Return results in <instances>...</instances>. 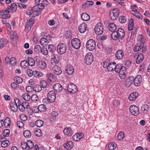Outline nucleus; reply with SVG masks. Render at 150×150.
<instances>
[{"mask_svg": "<svg viewBox=\"0 0 150 150\" xmlns=\"http://www.w3.org/2000/svg\"><path fill=\"white\" fill-rule=\"evenodd\" d=\"M40 44L41 45H47L48 43L47 39L45 38H42L40 39Z\"/></svg>", "mask_w": 150, "mask_h": 150, "instance_id": "38", "label": "nucleus"}, {"mask_svg": "<svg viewBox=\"0 0 150 150\" xmlns=\"http://www.w3.org/2000/svg\"><path fill=\"white\" fill-rule=\"evenodd\" d=\"M53 89L57 92H60L63 88L62 86L59 83H56L53 86Z\"/></svg>", "mask_w": 150, "mask_h": 150, "instance_id": "19", "label": "nucleus"}, {"mask_svg": "<svg viewBox=\"0 0 150 150\" xmlns=\"http://www.w3.org/2000/svg\"><path fill=\"white\" fill-rule=\"evenodd\" d=\"M20 64L21 67L25 68L28 67V61L26 60L22 61L20 63Z\"/></svg>", "mask_w": 150, "mask_h": 150, "instance_id": "43", "label": "nucleus"}, {"mask_svg": "<svg viewBox=\"0 0 150 150\" xmlns=\"http://www.w3.org/2000/svg\"><path fill=\"white\" fill-rule=\"evenodd\" d=\"M27 146L30 149H32L34 146V144L33 142L31 140H28L26 142Z\"/></svg>", "mask_w": 150, "mask_h": 150, "instance_id": "50", "label": "nucleus"}, {"mask_svg": "<svg viewBox=\"0 0 150 150\" xmlns=\"http://www.w3.org/2000/svg\"><path fill=\"white\" fill-rule=\"evenodd\" d=\"M13 103L16 104V105H17L18 106V109H19V106L21 105L19 100L18 98H16L15 99L14 102H13Z\"/></svg>", "mask_w": 150, "mask_h": 150, "instance_id": "62", "label": "nucleus"}, {"mask_svg": "<svg viewBox=\"0 0 150 150\" xmlns=\"http://www.w3.org/2000/svg\"><path fill=\"white\" fill-rule=\"evenodd\" d=\"M33 20V18H32L27 22L25 27V30L26 31L28 32L30 30L31 27L34 23Z\"/></svg>", "mask_w": 150, "mask_h": 150, "instance_id": "11", "label": "nucleus"}, {"mask_svg": "<svg viewBox=\"0 0 150 150\" xmlns=\"http://www.w3.org/2000/svg\"><path fill=\"white\" fill-rule=\"evenodd\" d=\"M58 56L56 55L55 56H53L51 59L50 61L52 63L57 64L58 63Z\"/></svg>", "mask_w": 150, "mask_h": 150, "instance_id": "40", "label": "nucleus"}, {"mask_svg": "<svg viewBox=\"0 0 150 150\" xmlns=\"http://www.w3.org/2000/svg\"><path fill=\"white\" fill-rule=\"evenodd\" d=\"M149 109V105L146 104L144 105L141 107L142 111L145 113H147Z\"/></svg>", "mask_w": 150, "mask_h": 150, "instance_id": "34", "label": "nucleus"}, {"mask_svg": "<svg viewBox=\"0 0 150 150\" xmlns=\"http://www.w3.org/2000/svg\"><path fill=\"white\" fill-rule=\"evenodd\" d=\"M138 95V93L137 92H134L131 93L129 96L128 98L130 101L135 100Z\"/></svg>", "mask_w": 150, "mask_h": 150, "instance_id": "22", "label": "nucleus"}, {"mask_svg": "<svg viewBox=\"0 0 150 150\" xmlns=\"http://www.w3.org/2000/svg\"><path fill=\"white\" fill-rule=\"evenodd\" d=\"M32 88L33 90L38 92H40L42 90V87L38 84L35 85Z\"/></svg>", "mask_w": 150, "mask_h": 150, "instance_id": "39", "label": "nucleus"}, {"mask_svg": "<svg viewBox=\"0 0 150 150\" xmlns=\"http://www.w3.org/2000/svg\"><path fill=\"white\" fill-rule=\"evenodd\" d=\"M119 65L120 64L116 65V63L114 62L109 63L108 69L110 71L114 70L115 72H117L119 68Z\"/></svg>", "mask_w": 150, "mask_h": 150, "instance_id": "9", "label": "nucleus"}, {"mask_svg": "<svg viewBox=\"0 0 150 150\" xmlns=\"http://www.w3.org/2000/svg\"><path fill=\"white\" fill-rule=\"evenodd\" d=\"M47 100L50 103L53 102L56 98V94L54 91H50L47 95Z\"/></svg>", "mask_w": 150, "mask_h": 150, "instance_id": "10", "label": "nucleus"}, {"mask_svg": "<svg viewBox=\"0 0 150 150\" xmlns=\"http://www.w3.org/2000/svg\"><path fill=\"white\" fill-rule=\"evenodd\" d=\"M10 107L11 110L13 112H16L18 110V106L13 103V102H11L10 103Z\"/></svg>", "mask_w": 150, "mask_h": 150, "instance_id": "31", "label": "nucleus"}, {"mask_svg": "<svg viewBox=\"0 0 150 150\" xmlns=\"http://www.w3.org/2000/svg\"><path fill=\"white\" fill-rule=\"evenodd\" d=\"M20 117L21 120L23 121H25L27 120V116L25 114H22L20 115Z\"/></svg>", "mask_w": 150, "mask_h": 150, "instance_id": "60", "label": "nucleus"}, {"mask_svg": "<svg viewBox=\"0 0 150 150\" xmlns=\"http://www.w3.org/2000/svg\"><path fill=\"white\" fill-rule=\"evenodd\" d=\"M127 21L126 18L124 16H120L119 18V21L121 23H124Z\"/></svg>", "mask_w": 150, "mask_h": 150, "instance_id": "52", "label": "nucleus"}, {"mask_svg": "<svg viewBox=\"0 0 150 150\" xmlns=\"http://www.w3.org/2000/svg\"><path fill=\"white\" fill-rule=\"evenodd\" d=\"M9 130L8 129H5L3 132V136L5 137H8L9 134Z\"/></svg>", "mask_w": 150, "mask_h": 150, "instance_id": "56", "label": "nucleus"}, {"mask_svg": "<svg viewBox=\"0 0 150 150\" xmlns=\"http://www.w3.org/2000/svg\"><path fill=\"white\" fill-rule=\"evenodd\" d=\"M10 37L12 39L17 40L18 38L17 33L16 31L11 32L10 35Z\"/></svg>", "mask_w": 150, "mask_h": 150, "instance_id": "46", "label": "nucleus"}, {"mask_svg": "<svg viewBox=\"0 0 150 150\" xmlns=\"http://www.w3.org/2000/svg\"><path fill=\"white\" fill-rule=\"evenodd\" d=\"M119 68L117 72L116 73H118L119 76L121 79H124L126 77L125 72L126 71V68L124 66H121L120 64L119 66Z\"/></svg>", "mask_w": 150, "mask_h": 150, "instance_id": "4", "label": "nucleus"}, {"mask_svg": "<svg viewBox=\"0 0 150 150\" xmlns=\"http://www.w3.org/2000/svg\"><path fill=\"white\" fill-rule=\"evenodd\" d=\"M14 80L18 83H21L23 81V79L22 78L18 76L15 77Z\"/></svg>", "mask_w": 150, "mask_h": 150, "instance_id": "53", "label": "nucleus"}, {"mask_svg": "<svg viewBox=\"0 0 150 150\" xmlns=\"http://www.w3.org/2000/svg\"><path fill=\"white\" fill-rule=\"evenodd\" d=\"M115 56L117 59H122L124 56V53L121 50H118L116 53Z\"/></svg>", "mask_w": 150, "mask_h": 150, "instance_id": "24", "label": "nucleus"}, {"mask_svg": "<svg viewBox=\"0 0 150 150\" xmlns=\"http://www.w3.org/2000/svg\"><path fill=\"white\" fill-rule=\"evenodd\" d=\"M144 59V55L142 53H140L138 56L137 60L136 61V63L139 64L140 63V62L142 61Z\"/></svg>", "mask_w": 150, "mask_h": 150, "instance_id": "33", "label": "nucleus"}, {"mask_svg": "<svg viewBox=\"0 0 150 150\" xmlns=\"http://www.w3.org/2000/svg\"><path fill=\"white\" fill-rule=\"evenodd\" d=\"M94 4V2L92 1H87L85 2V3L82 5V7L85 8L87 7L88 5L92 6Z\"/></svg>", "mask_w": 150, "mask_h": 150, "instance_id": "44", "label": "nucleus"}, {"mask_svg": "<svg viewBox=\"0 0 150 150\" xmlns=\"http://www.w3.org/2000/svg\"><path fill=\"white\" fill-rule=\"evenodd\" d=\"M64 133L66 135L71 136L73 134V132L70 128H67L63 131Z\"/></svg>", "mask_w": 150, "mask_h": 150, "instance_id": "28", "label": "nucleus"}, {"mask_svg": "<svg viewBox=\"0 0 150 150\" xmlns=\"http://www.w3.org/2000/svg\"><path fill=\"white\" fill-rule=\"evenodd\" d=\"M29 108L28 103L26 101H24L19 106V109L20 111L23 112L25 111L26 108L27 109Z\"/></svg>", "mask_w": 150, "mask_h": 150, "instance_id": "15", "label": "nucleus"}, {"mask_svg": "<svg viewBox=\"0 0 150 150\" xmlns=\"http://www.w3.org/2000/svg\"><path fill=\"white\" fill-rule=\"evenodd\" d=\"M17 125L18 127L19 128H22L24 126L23 123L20 121H17Z\"/></svg>", "mask_w": 150, "mask_h": 150, "instance_id": "61", "label": "nucleus"}, {"mask_svg": "<svg viewBox=\"0 0 150 150\" xmlns=\"http://www.w3.org/2000/svg\"><path fill=\"white\" fill-rule=\"evenodd\" d=\"M144 44L143 42H138L134 46L133 50L134 52H137L139 51L143 47Z\"/></svg>", "mask_w": 150, "mask_h": 150, "instance_id": "17", "label": "nucleus"}, {"mask_svg": "<svg viewBox=\"0 0 150 150\" xmlns=\"http://www.w3.org/2000/svg\"><path fill=\"white\" fill-rule=\"evenodd\" d=\"M7 41L4 38L0 39V49L3 48L7 44Z\"/></svg>", "mask_w": 150, "mask_h": 150, "instance_id": "32", "label": "nucleus"}, {"mask_svg": "<svg viewBox=\"0 0 150 150\" xmlns=\"http://www.w3.org/2000/svg\"><path fill=\"white\" fill-rule=\"evenodd\" d=\"M38 67L41 69H45L47 67L46 63L42 60L39 61L37 63Z\"/></svg>", "mask_w": 150, "mask_h": 150, "instance_id": "25", "label": "nucleus"}, {"mask_svg": "<svg viewBox=\"0 0 150 150\" xmlns=\"http://www.w3.org/2000/svg\"><path fill=\"white\" fill-rule=\"evenodd\" d=\"M87 25L84 23L81 24L79 27V32L82 33H83L87 29Z\"/></svg>", "mask_w": 150, "mask_h": 150, "instance_id": "21", "label": "nucleus"}, {"mask_svg": "<svg viewBox=\"0 0 150 150\" xmlns=\"http://www.w3.org/2000/svg\"><path fill=\"white\" fill-rule=\"evenodd\" d=\"M119 14V11L118 9L115 8L112 9L109 12L110 18L112 20H115L118 18Z\"/></svg>", "mask_w": 150, "mask_h": 150, "instance_id": "3", "label": "nucleus"}, {"mask_svg": "<svg viewBox=\"0 0 150 150\" xmlns=\"http://www.w3.org/2000/svg\"><path fill=\"white\" fill-rule=\"evenodd\" d=\"M96 47V42L93 40L89 39L86 42V47L87 50L90 51H93L95 49Z\"/></svg>", "mask_w": 150, "mask_h": 150, "instance_id": "2", "label": "nucleus"}, {"mask_svg": "<svg viewBox=\"0 0 150 150\" xmlns=\"http://www.w3.org/2000/svg\"><path fill=\"white\" fill-rule=\"evenodd\" d=\"M85 60L86 64H90L93 60V56L91 53L87 54L85 58Z\"/></svg>", "mask_w": 150, "mask_h": 150, "instance_id": "12", "label": "nucleus"}, {"mask_svg": "<svg viewBox=\"0 0 150 150\" xmlns=\"http://www.w3.org/2000/svg\"><path fill=\"white\" fill-rule=\"evenodd\" d=\"M28 65L31 66H33L35 64V62L32 57H29L28 59Z\"/></svg>", "mask_w": 150, "mask_h": 150, "instance_id": "36", "label": "nucleus"}, {"mask_svg": "<svg viewBox=\"0 0 150 150\" xmlns=\"http://www.w3.org/2000/svg\"><path fill=\"white\" fill-rule=\"evenodd\" d=\"M24 137L26 138H29L31 136V132L28 130L25 131L23 132Z\"/></svg>", "mask_w": 150, "mask_h": 150, "instance_id": "45", "label": "nucleus"}, {"mask_svg": "<svg viewBox=\"0 0 150 150\" xmlns=\"http://www.w3.org/2000/svg\"><path fill=\"white\" fill-rule=\"evenodd\" d=\"M34 133L38 137H40L42 135L41 131L39 129H38L35 131Z\"/></svg>", "mask_w": 150, "mask_h": 150, "instance_id": "57", "label": "nucleus"}, {"mask_svg": "<svg viewBox=\"0 0 150 150\" xmlns=\"http://www.w3.org/2000/svg\"><path fill=\"white\" fill-rule=\"evenodd\" d=\"M71 45L72 47L76 49H79L81 45L80 40L77 38H74L72 40Z\"/></svg>", "mask_w": 150, "mask_h": 150, "instance_id": "7", "label": "nucleus"}, {"mask_svg": "<svg viewBox=\"0 0 150 150\" xmlns=\"http://www.w3.org/2000/svg\"><path fill=\"white\" fill-rule=\"evenodd\" d=\"M27 144L25 142H22L21 143V147L23 149H25L27 147Z\"/></svg>", "mask_w": 150, "mask_h": 150, "instance_id": "64", "label": "nucleus"}, {"mask_svg": "<svg viewBox=\"0 0 150 150\" xmlns=\"http://www.w3.org/2000/svg\"><path fill=\"white\" fill-rule=\"evenodd\" d=\"M108 28L109 30L111 32L116 31L115 30L116 29V25L113 23H109L108 25Z\"/></svg>", "mask_w": 150, "mask_h": 150, "instance_id": "29", "label": "nucleus"}, {"mask_svg": "<svg viewBox=\"0 0 150 150\" xmlns=\"http://www.w3.org/2000/svg\"><path fill=\"white\" fill-rule=\"evenodd\" d=\"M48 49L49 51L52 53L54 52L56 50V47L54 45L52 44L49 45Z\"/></svg>", "mask_w": 150, "mask_h": 150, "instance_id": "42", "label": "nucleus"}, {"mask_svg": "<svg viewBox=\"0 0 150 150\" xmlns=\"http://www.w3.org/2000/svg\"><path fill=\"white\" fill-rule=\"evenodd\" d=\"M64 146L66 149L69 150L73 147V143L71 141H69L65 143Z\"/></svg>", "mask_w": 150, "mask_h": 150, "instance_id": "27", "label": "nucleus"}, {"mask_svg": "<svg viewBox=\"0 0 150 150\" xmlns=\"http://www.w3.org/2000/svg\"><path fill=\"white\" fill-rule=\"evenodd\" d=\"M23 99L25 101H28L30 98V96L27 93H25L23 95Z\"/></svg>", "mask_w": 150, "mask_h": 150, "instance_id": "54", "label": "nucleus"}, {"mask_svg": "<svg viewBox=\"0 0 150 150\" xmlns=\"http://www.w3.org/2000/svg\"><path fill=\"white\" fill-rule=\"evenodd\" d=\"M31 98L32 101H38V97L36 94H33L31 97Z\"/></svg>", "mask_w": 150, "mask_h": 150, "instance_id": "59", "label": "nucleus"}, {"mask_svg": "<svg viewBox=\"0 0 150 150\" xmlns=\"http://www.w3.org/2000/svg\"><path fill=\"white\" fill-rule=\"evenodd\" d=\"M9 6L10 7V9L12 12H13L16 11L17 5L15 3H13L11 5Z\"/></svg>", "mask_w": 150, "mask_h": 150, "instance_id": "47", "label": "nucleus"}, {"mask_svg": "<svg viewBox=\"0 0 150 150\" xmlns=\"http://www.w3.org/2000/svg\"><path fill=\"white\" fill-rule=\"evenodd\" d=\"M35 124L37 127H40L43 126L44 123L43 121L41 120H38L35 122Z\"/></svg>", "mask_w": 150, "mask_h": 150, "instance_id": "51", "label": "nucleus"}, {"mask_svg": "<svg viewBox=\"0 0 150 150\" xmlns=\"http://www.w3.org/2000/svg\"><path fill=\"white\" fill-rule=\"evenodd\" d=\"M57 50L59 53L62 54L66 52L67 50V46L64 43H60L57 45Z\"/></svg>", "mask_w": 150, "mask_h": 150, "instance_id": "5", "label": "nucleus"}, {"mask_svg": "<svg viewBox=\"0 0 150 150\" xmlns=\"http://www.w3.org/2000/svg\"><path fill=\"white\" fill-rule=\"evenodd\" d=\"M66 72L69 75L72 74L74 72V69L73 67L71 65H68L65 70Z\"/></svg>", "mask_w": 150, "mask_h": 150, "instance_id": "23", "label": "nucleus"}, {"mask_svg": "<svg viewBox=\"0 0 150 150\" xmlns=\"http://www.w3.org/2000/svg\"><path fill=\"white\" fill-rule=\"evenodd\" d=\"M124 137V133L123 132H120L118 134L117 137L118 140H121L123 139Z\"/></svg>", "mask_w": 150, "mask_h": 150, "instance_id": "48", "label": "nucleus"}, {"mask_svg": "<svg viewBox=\"0 0 150 150\" xmlns=\"http://www.w3.org/2000/svg\"><path fill=\"white\" fill-rule=\"evenodd\" d=\"M82 19L84 21H88L90 18L89 16L86 13H83L81 15Z\"/></svg>", "mask_w": 150, "mask_h": 150, "instance_id": "30", "label": "nucleus"}, {"mask_svg": "<svg viewBox=\"0 0 150 150\" xmlns=\"http://www.w3.org/2000/svg\"><path fill=\"white\" fill-rule=\"evenodd\" d=\"M142 81V76L140 75H138L134 79L133 82L135 86H138L140 85Z\"/></svg>", "mask_w": 150, "mask_h": 150, "instance_id": "14", "label": "nucleus"}, {"mask_svg": "<svg viewBox=\"0 0 150 150\" xmlns=\"http://www.w3.org/2000/svg\"><path fill=\"white\" fill-rule=\"evenodd\" d=\"M9 144V142L8 140H5L3 141L1 143L2 147L5 148Z\"/></svg>", "mask_w": 150, "mask_h": 150, "instance_id": "49", "label": "nucleus"}, {"mask_svg": "<svg viewBox=\"0 0 150 150\" xmlns=\"http://www.w3.org/2000/svg\"><path fill=\"white\" fill-rule=\"evenodd\" d=\"M130 113L133 115L137 116L139 114V112L138 107L134 105H131L129 108Z\"/></svg>", "mask_w": 150, "mask_h": 150, "instance_id": "8", "label": "nucleus"}, {"mask_svg": "<svg viewBox=\"0 0 150 150\" xmlns=\"http://www.w3.org/2000/svg\"><path fill=\"white\" fill-rule=\"evenodd\" d=\"M33 75L35 77L39 78L42 76V74L39 71L35 70L34 71Z\"/></svg>", "mask_w": 150, "mask_h": 150, "instance_id": "41", "label": "nucleus"}, {"mask_svg": "<svg viewBox=\"0 0 150 150\" xmlns=\"http://www.w3.org/2000/svg\"><path fill=\"white\" fill-rule=\"evenodd\" d=\"M134 24V22L133 20L132 19H130L129 21L128 26V29L129 30H132L133 29Z\"/></svg>", "mask_w": 150, "mask_h": 150, "instance_id": "35", "label": "nucleus"}, {"mask_svg": "<svg viewBox=\"0 0 150 150\" xmlns=\"http://www.w3.org/2000/svg\"><path fill=\"white\" fill-rule=\"evenodd\" d=\"M125 35V32L124 30L121 28H119L117 31H115L112 33L111 37L114 40H116L118 38L120 39L121 41H120L121 42L122 39L124 38Z\"/></svg>", "mask_w": 150, "mask_h": 150, "instance_id": "1", "label": "nucleus"}, {"mask_svg": "<svg viewBox=\"0 0 150 150\" xmlns=\"http://www.w3.org/2000/svg\"><path fill=\"white\" fill-rule=\"evenodd\" d=\"M67 88L68 91L71 93H74L77 90L76 86L73 83L69 84L68 85Z\"/></svg>", "mask_w": 150, "mask_h": 150, "instance_id": "13", "label": "nucleus"}, {"mask_svg": "<svg viewBox=\"0 0 150 150\" xmlns=\"http://www.w3.org/2000/svg\"><path fill=\"white\" fill-rule=\"evenodd\" d=\"M54 74L57 75H60L62 73L61 68L57 65L54 66L52 69Z\"/></svg>", "mask_w": 150, "mask_h": 150, "instance_id": "18", "label": "nucleus"}, {"mask_svg": "<svg viewBox=\"0 0 150 150\" xmlns=\"http://www.w3.org/2000/svg\"><path fill=\"white\" fill-rule=\"evenodd\" d=\"M32 9L33 12V14L35 16H38L41 13L40 8L37 5H35L33 7Z\"/></svg>", "mask_w": 150, "mask_h": 150, "instance_id": "16", "label": "nucleus"}, {"mask_svg": "<svg viewBox=\"0 0 150 150\" xmlns=\"http://www.w3.org/2000/svg\"><path fill=\"white\" fill-rule=\"evenodd\" d=\"M83 134L82 133H77L74 134L73 137V140L76 141H79L83 137Z\"/></svg>", "mask_w": 150, "mask_h": 150, "instance_id": "20", "label": "nucleus"}, {"mask_svg": "<svg viewBox=\"0 0 150 150\" xmlns=\"http://www.w3.org/2000/svg\"><path fill=\"white\" fill-rule=\"evenodd\" d=\"M132 78L130 77L129 79H127L126 81V85L128 86L131 85L132 83V80L130 79V78Z\"/></svg>", "mask_w": 150, "mask_h": 150, "instance_id": "63", "label": "nucleus"}, {"mask_svg": "<svg viewBox=\"0 0 150 150\" xmlns=\"http://www.w3.org/2000/svg\"><path fill=\"white\" fill-rule=\"evenodd\" d=\"M46 108L45 105L43 104H41L38 106L35 112H38L39 111L40 112H44L46 111Z\"/></svg>", "mask_w": 150, "mask_h": 150, "instance_id": "26", "label": "nucleus"}, {"mask_svg": "<svg viewBox=\"0 0 150 150\" xmlns=\"http://www.w3.org/2000/svg\"><path fill=\"white\" fill-rule=\"evenodd\" d=\"M116 147V144L114 142L109 144L108 146V149L109 150H114Z\"/></svg>", "mask_w": 150, "mask_h": 150, "instance_id": "37", "label": "nucleus"}, {"mask_svg": "<svg viewBox=\"0 0 150 150\" xmlns=\"http://www.w3.org/2000/svg\"><path fill=\"white\" fill-rule=\"evenodd\" d=\"M10 63L11 65L14 66L16 63V61L14 57H11L10 58Z\"/></svg>", "mask_w": 150, "mask_h": 150, "instance_id": "58", "label": "nucleus"}, {"mask_svg": "<svg viewBox=\"0 0 150 150\" xmlns=\"http://www.w3.org/2000/svg\"><path fill=\"white\" fill-rule=\"evenodd\" d=\"M94 30L96 34L98 35H100L102 34L103 28L102 24L100 22L98 23L95 26Z\"/></svg>", "mask_w": 150, "mask_h": 150, "instance_id": "6", "label": "nucleus"}, {"mask_svg": "<svg viewBox=\"0 0 150 150\" xmlns=\"http://www.w3.org/2000/svg\"><path fill=\"white\" fill-rule=\"evenodd\" d=\"M34 50L36 52L39 53L41 52L42 50L40 46L36 45L35 47Z\"/></svg>", "mask_w": 150, "mask_h": 150, "instance_id": "55", "label": "nucleus"}]
</instances>
